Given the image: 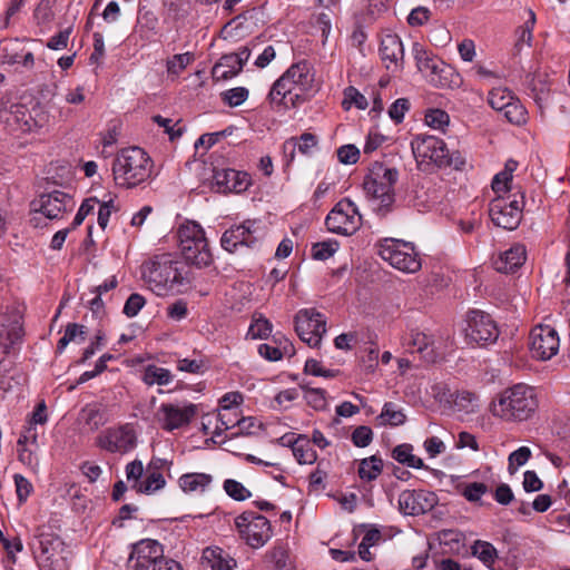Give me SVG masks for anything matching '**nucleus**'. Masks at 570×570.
I'll return each instance as SVG.
<instances>
[{
	"mask_svg": "<svg viewBox=\"0 0 570 570\" xmlns=\"http://www.w3.org/2000/svg\"><path fill=\"white\" fill-rule=\"evenodd\" d=\"M529 346L532 356L548 361L557 355L560 347L558 332L550 325H537L529 335Z\"/></svg>",
	"mask_w": 570,
	"mask_h": 570,
	"instance_id": "nucleus-14",
	"label": "nucleus"
},
{
	"mask_svg": "<svg viewBox=\"0 0 570 570\" xmlns=\"http://www.w3.org/2000/svg\"><path fill=\"white\" fill-rule=\"evenodd\" d=\"M224 490L230 498L237 501H243L250 497V492L240 482L233 479L225 480Z\"/></svg>",
	"mask_w": 570,
	"mask_h": 570,
	"instance_id": "nucleus-50",
	"label": "nucleus"
},
{
	"mask_svg": "<svg viewBox=\"0 0 570 570\" xmlns=\"http://www.w3.org/2000/svg\"><path fill=\"white\" fill-rule=\"evenodd\" d=\"M193 61L194 55L191 52L174 55L167 60V72L173 76H178Z\"/></svg>",
	"mask_w": 570,
	"mask_h": 570,
	"instance_id": "nucleus-42",
	"label": "nucleus"
},
{
	"mask_svg": "<svg viewBox=\"0 0 570 570\" xmlns=\"http://www.w3.org/2000/svg\"><path fill=\"white\" fill-rule=\"evenodd\" d=\"M431 11L426 7L419 6L411 10L407 16V23L411 27H420L429 21Z\"/></svg>",
	"mask_w": 570,
	"mask_h": 570,
	"instance_id": "nucleus-61",
	"label": "nucleus"
},
{
	"mask_svg": "<svg viewBox=\"0 0 570 570\" xmlns=\"http://www.w3.org/2000/svg\"><path fill=\"white\" fill-rule=\"evenodd\" d=\"M177 238L186 263L204 267L213 262L205 232L197 223L186 222L181 224L177 230Z\"/></svg>",
	"mask_w": 570,
	"mask_h": 570,
	"instance_id": "nucleus-5",
	"label": "nucleus"
},
{
	"mask_svg": "<svg viewBox=\"0 0 570 570\" xmlns=\"http://www.w3.org/2000/svg\"><path fill=\"white\" fill-rule=\"evenodd\" d=\"M96 444L110 453H126L137 445V433L131 423L108 428L97 436Z\"/></svg>",
	"mask_w": 570,
	"mask_h": 570,
	"instance_id": "nucleus-12",
	"label": "nucleus"
},
{
	"mask_svg": "<svg viewBox=\"0 0 570 570\" xmlns=\"http://www.w3.org/2000/svg\"><path fill=\"white\" fill-rule=\"evenodd\" d=\"M272 327L273 326L268 320L263 317L257 318L250 324L247 332V336L253 340L267 338L268 335L272 333Z\"/></svg>",
	"mask_w": 570,
	"mask_h": 570,
	"instance_id": "nucleus-46",
	"label": "nucleus"
},
{
	"mask_svg": "<svg viewBox=\"0 0 570 570\" xmlns=\"http://www.w3.org/2000/svg\"><path fill=\"white\" fill-rule=\"evenodd\" d=\"M471 552L484 566L491 568L499 558L498 551L494 546L488 541L476 540L471 547Z\"/></svg>",
	"mask_w": 570,
	"mask_h": 570,
	"instance_id": "nucleus-34",
	"label": "nucleus"
},
{
	"mask_svg": "<svg viewBox=\"0 0 570 570\" xmlns=\"http://www.w3.org/2000/svg\"><path fill=\"white\" fill-rule=\"evenodd\" d=\"M351 105H355L358 109H366L368 106L367 99L356 88L350 86L344 90L343 107L348 109Z\"/></svg>",
	"mask_w": 570,
	"mask_h": 570,
	"instance_id": "nucleus-45",
	"label": "nucleus"
},
{
	"mask_svg": "<svg viewBox=\"0 0 570 570\" xmlns=\"http://www.w3.org/2000/svg\"><path fill=\"white\" fill-rule=\"evenodd\" d=\"M87 327L77 323H68L62 337L58 341L57 352L62 353L69 343L81 344L87 338Z\"/></svg>",
	"mask_w": 570,
	"mask_h": 570,
	"instance_id": "nucleus-31",
	"label": "nucleus"
},
{
	"mask_svg": "<svg viewBox=\"0 0 570 570\" xmlns=\"http://www.w3.org/2000/svg\"><path fill=\"white\" fill-rule=\"evenodd\" d=\"M380 55L384 62L397 66L403 60L404 49L403 43L396 35H385L380 45Z\"/></svg>",
	"mask_w": 570,
	"mask_h": 570,
	"instance_id": "nucleus-26",
	"label": "nucleus"
},
{
	"mask_svg": "<svg viewBox=\"0 0 570 570\" xmlns=\"http://www.w3.org/2000/svg\"><path fill=\"white\" fill-rule=\"evenodd\" d=\"M304 99L298 91V88L294 82H292V78H287L284 81V86L277 87V80L274 82L269 94L268 100L271 105L276 107H284L288 109L291 107H295L297 101Z\"/></svg>",
	"mask_w": 570,
	"mask_h": 570,
	"instance_id": "nucleus-23",
	"label": "nucleus"
},
{
	"mask_svg": "<svg viewBox=\"0 0 570 570\" xmlns=\"http://www.w3.org/2000/svg\"><path fill=\"white\" fill-rule=\"evenodd\" d=\"M317 145V137L311 132H304L299 137H292L284 144V149L291 150L293 157L295 149L297 148L302 154L309 155L312 149Z\"/></svg>",
	"mask_w": 570,
	"mask_h": 570,
	"instance_id": "nucleus-33",
	"label": "nucleus"
},
{
	"mask_svg": "<svg viewBox=\"0 0 570 570\" xmlns=\"http://www.w3.org/2000/svg\"><path fill=\"white\" fill-rule=\"evenodd\" d=\"M73 205L72 197L61 190L41 194L30 204L33 213H39L48 219H58L62 213L71 209Z\"/></svg>",
	"mask_w": 570,
	"mask_h": 570,
	"instance_id": "nucleus-18",
	"label": "nucleus"
},
{
	"mask_svg": "<svg viewBox=\"0 0 570 570\" xmlns=\"http://www.w3.org/2000/svg\"><path fill=\"white\" fill-rule=\"evenodd\" d=\"M511 100H513L511 94L500 88L492 89L488 98L489 105L498 111H502L504 107L511 102Z\"/></svg>",
	"mask_w": 570,
	"mask_h": 570,
	"instance_id": "nucleus-48",
	"label": "nucleus"
},
{
	"mask_svg": "<svg viewBox=\"0 0 570 570\" xmlns=\"http://www.w3.org/2000/svg\"><path fill=\"white\" fill-rule=\"evenodd\" d=\"M142 149L129 147L120 151L114 161L112 171L118 185L128 188L142 181Z\"/></svg>",
	"mask_w": 570,
	"mask_h": 570,
	"instance_id": "nucleus-8",
	"label": "nucleus"
},
{
	"mask_svg": "<svg viewBox=\"0 0 570 570\" xmlns=\"http://www.w3.org/2000/svg\"><path fill=\"white\" fill-rule=\"evenodd\" d=\"M502 112L511 124L521 125L527 121V110L519 101L511 100V102L504 107Z\"/></svg>",
	"mask_w": 570,
	"mask_h": 570,
	"instance_id": "nucleus-43",
	"label": "nucleus"
},
{
	"mask_svg": "<svg viewBox=\"0 0 570 570\" xmlns=\"http://www.w3.org/2000/svg\"><path fill=\"white\" fill-rule=\"evenodd\" d=\"M166 485V480L161 471L145 470V494H151Z\"/></svg>",
	"mask_w": 570,
	"mask_h": 570,
	"instance_id": "nucleus-44",
	"label": "nucleus"
},
{
	"mask_svg": "<svg viewBox=\"0 0 570 570\" xmlns=\"http://www.w3.org/2000/svg\"><path fill=\"white\" fill-rule=\"evenodd\" d=\"M413 155L420 165L434 164L439 168L453 167L462 169L465 158L459 151L452 154L445 142L434 136L416 137L411 142Z\"/></svg>",
	"mask_w": 570,
	"mask_h": 570,
	"instance_id": "nucleus-4",
	"label": "nucleus"
},
{
	"mask_svg": "<svg viewBox=\"0 0 570 570\" xmlns=\"http://www.w3.org/2000/svg\"><path fill=\"white\" fill-rule=\"evenodd\" d=\"M293 455L299 464H312L317 460L316 451L312 448L306 435H298V444L294 445Z\"/></svg>",
	"mask_w": 570,
	"mask_h": 570,
	"instance_id": "nucleus-38",
	"label": "nucleus"
},
{
	"mask_svg": "<svg viewBox=\"0 0 570 570\" xmlns=\"http://www.w3.org/2000/svg\"><path fill=\"white\" fill-rule=\"evenodd\" d=\"M91 297H87L88 294L87 293H83L81 295V301L83 303V305L86 307H88L92 315L96 316L97 318H101L105 316L106 314V311H105V304H104V301H102V297L98 294H90Z\"/></svg>",
	"mask_w": 570,
	"mask_h": 570,
	"instance_id": "nucleus-51",
	"label": "nucleus"
},
{
	"mask_svg": "<svg viewBox=\"0 0 570 570\" xmlns=\"http://www.w3.org/2000/svg\"><path fill=\"white\" fill-rule=\"evenodd\" d=\"M410 109V101L406 98H399L389 109V115L396 124L403 121L405 112Z\"/></svg>",
	"mask_w": 570,
	"mask_h": 570,
	"instance_id": "nucleus-62",
	"label": "nucleus"
},
{
	"mask_svg": "<svg viewBox=\"0 0 570 570\" xmlns=\"http://www.w3.org/2000/svg\"><path fill=\"white\" fill-rule=\"evenodd\" d=\"M379 255L394 268L404 273H416L421 259L412 243L385 238L380 243Z\"/></svg>",
	"mask_w": 570,
	"mask_h": 570,
	"instance_id": "nucleus-6",
	"label": "nucleus"
},
{
	"mask_svg": "<svg viewBox=\"0 0 570 570\" xmlns=\"http://www.w3.org/2000/svg\"><path fill=\"white\" fill-rule=\"evenodd\" d=\"M435 502L432 492L405 490L399 497V509L405 515H420L432 510Z\"/></svg>",
	"mask_w": 570,
	"mask_h": 570,
	"instance_id": "nucleus-19",
	"label": "nucleus"
},
{
	"mask_svg": "<svg viewBox=\"0 0 570 570\" xmlns=\"http://www.w3.org/2000/svg\"><path fill=\"white\" fill-rule=\"evenodd\" d=\"M22 312L16 306H7L0 314V347L4 354L20 345L23 337Z\"/></svg>",
	"mask_w": 570,
	"mask_h": 570,
	"instance_id": "nucleus-13",
	"label": "nucleus"
},
{
	"mask_svg": "<svg viewBox=\"0 0 570 570\" xmlns=\"http://www.w3.org/2000/svg\"><path fill=\"white\" fill-rule=\"evenodd\" d=\"M325 394L326 392L322 389H308L304 397L309 406L316 411H321L326 407Z\"/></svg>",
	"mask_w": 570,
	"mask_h": 570,
	"instance_id": "nucleus-54",
	"label": "nucleus"
},
{
	"mask_svg": "<svg viewBox=\"0 0 570 570\" xmlns=\"http://www.w3.org/2000/svg\"><path fill=\"white\" fill-rule=\"evenodd\" d=\"M452 397L453 406L456 411L464 414L476 413L480 410L479 396L470 391H456L450 395Z\"/></svg>",
	"mask_w": 570,
	"mask_h": 570,
	"instance_id": "nucleus-29",
	"label": "nucleus"
},
{
	"mask_svg": "<svg viewBox=\"0 0 570 570\" xmlns=\"http://www.w3.org/2000/svg\"><path fill=\"white\" fill-rule=\"evenodd\" d=\"M146 279L148 288L158 296L181 293L189 284L186 264L171 253L155 254L149 258Z\"/></svg>",
	"mask_w": 570,
	"mask_h": 570,
	"instance_id": "nucleus-1",
	"label": "nucleus"
},
{
	"mask_svg": "<svg viewBox=\"0 0 570 570\" xmlns=\"http://www.w3.org/2000/svg\"><path fill=\"white\" fill-rule=\"evenodd\" d=\"M202 563L210 570H234L236 567V560L219 547L205 548Z\"/></svg>",
	"mask_w": 570,
	"mask_h": 570,
	"instance_id": "nucleus-25",
	"label": "nucleus"
},
{
	"mask_svg": "<svg viewBox=\"0 0 570 570\" xmlns=\"http://www.w3.org/2000/svg\"><path fill=\"white\" fill-rule=\"evenodd\" d=\"M239 537L253 549L265 546L273 537L271 522L254 511H244L235 518Z\"/></svg>",
	"mask_w": 570,
	"mask_h": 570,
	"instance_id": "nucleus-7",
	"label": "nucleus"
},
{
	"mask_svg": "<svg viewBox=\"0 0 570 570\" xmlns=\"http://www.w3.org/2000/svg\"><path fill=\"white\" fill-rule=\"evenodd\" d=\"M126 474L128 481L134 480L132 488L136 489L138 493H142V482L139 481L142 476V462L140 460H135L129 463L126 468Z\"/></svg>",
	"mask_w": 570,
	"mask_h": 570,
	"instance_id": "nucleus-53",
	"label": "nucleus"
},
{
	"mask_svg": "<svg viewBox=\"0 0 570 570\" xmlns=\"http://www.w3.org/2000/svg\"><path fill=\"white\" fill-rule=\"evenodd\" d=\"M527 258L525 247L522 244H514L508 250L501 253L494 259V268L500 273H512L523 265Z\"/></svg>",
	"mask_w": 570,
	"mask_h": 570,
	"instance_id": "nucleus-24",
	"label": "nucleus"
},
{
	"mask_svg": "<svg viewBox=\"0 0 570 570\" xmlns=\"http://www.w3.org/2000/svg\"><path fill=\"white\" fill-rule=\"evenodd\" d=\"M196 405L189 404L179 407L174 404H161L157 412V419L165 430L171 431L185 424H188L196 414Z\"/></svg>",
	"mask_w": 570,
	"mask_h": 570,
	"instance_id": "nucleus-20",
	"label": "nucleus"
},
{
	"mask_svg": "<svg viewBox=\"0 0 570 570\" xmlns=\"http://www.w3.org/2000/svg\"><path fill=\"white\" fill-rule=\"evenodd\" d=\"M337 157L342 164L353 165L360 158V150L354 145H344L337 149Z\"/></svg>",
	"mask_w": 570,
	"mask_h": 570,
	"instance_id": "nucleus-60",
	"label": "nucleus"
},
{
	"mask_svg": "<svg viewBox=\"0 0 570 570\" xmlns=\"http://www.w3.org/2000/svg\"><path fill=\"white\" fill-rule=\"evenodd\" d=\"M373 439L372 430L366 425L357 426L352 433V442L357 448L367 446Z\"/></svg>",
	"mask_w": 570,
	"mask_h": 570,
	"instance_id": "nucleus-59",
	"label": "nucleus"
},
{
	"mask_svg": "<svg viewBox=\"0 0 570 570\" xmlns=\"http://www.w3.org/2000/svg\"><path fill=\"white\" fill-rule=\"evenodd\" d=\"M415 58L419 70L425 73L434 87L451 88L458 85V76L442 60L431 58L425 52L417 53Z\"/></svg>",
	"mask_w": 570,
	"mask_h": 570,
	"instance_id": "nucleus-15",
	"label": "nucleus"
},
{
	"mask_svg": "<svg viewBox=\"0 0 570 570\" xmlns=\"http://www.w3.org/2000/svg\"><path fill=\"white\" fill-rule=\"evenodd\" d=\"M171 380V374L168 370L158 367L156 365H147L145 366V384L147 385H164L169 383Z\"/></svg>",
	"mask_w": 570,
	"mask_h": 570,
	"instance_id": "nucleus-41",
	"label": "nucleus"
},
{
	"mask_svg": "<svg viewBox=\"0 0 570 570\" xmlns=\"http://www.w3.org/2000/svg\"><path fill=\"white\" fill-rule=\"evenodd\" d=\"M362 224V215L357 206L345 198L338 202L328 213L325 225L327 229L335 234L352 235Z\"/></svg>",
	"mask_w": 570,
	"mask_h": 570,
	"instance_id": "nucleus-10",
	"label": "nucleus"
},
{
	"mask_svg": "<svg viewBox=\"0 0 570 570\" xmlns=\"http://www.w3.org/2000/svg\"><path fill=\"white\" fill-rule=\"evenodd\" d=\"M145 549L148 550V554L145 556V563L158 560H168L164 557L163 546L153 539H145Z\"/></svg>",
	"mask_w": 570,
	"mask_h": 570,
	"instance_id": "nucleus-58",
	"label": "nucleus"
},
{
	"mask_svg": "<svg viewBox=\"0 0 570 570\" xmlns=\"http://www.w3.org/2000/svg\"><path fill=\"white\" fill-rule=\"evenodd\" d=\"M33 18L36 19L38 24L48 23L53 18V12L51 8L50 0H40L38 6L33 11Z\"/></svg>",
	"mask_w": 570,
	"mask_h": 570,
	"instance_id": "nucleus-57",
	"label": "nucleus"
},
{
	"mask_svg": "<svg viewBox=\"0 0 570 570\" xmlns=\"http://www.w3.org/2000/svg\"><path fill=\"white\" fill-rule=\"evenodd\" d=\"M142 308V295L132 293L124 305L122 313L127 317H135Z\"/></svg>",
	"mask_w": 570,
	"mask_h": 570,
	"instance_id": "nucleus-63",
	"label": "nucleus"
},
{
	"mask_svg": "<svg viewBox=\"0 0 570 570\" xmlns=\"http://www.w3.org/2000/svg\"><path fill=\"white\" fill-rule=\"evenodd\" d=\"M295 332L309 347H317L326 333V320L314 308L301 309L295 315Z\"/></svg>",
	"mask_w": 570,
	"mask_h": 570,
	"instance_id": "nucleus-11",
	"label": "nucleus"
},
{
	"mask_svg": "<svg viewBox=\"0 0 570 570\" xmlns=\"http://www.w3.org/2000/svg\"><path fill=\"white\" fill-rule=\"evenodd\" d=\"M72 27H68L67 29L60 31L59 33L51 37L48 42L47 47L51 50H62L68 47L69 37L71 35Z\"/></svg>",
	"mask_w": 570,
	"mask_h": 570,
	"instance_id": "nucleus-64",
	"label": "nucleus"
},
{
	"mask_svg": "<svg viewBox=\"0 0 570 570\" xmlns=\"http://www.w3.org/2000/svg\"><path fill=\"white\" fill-rule=\"evenodd\" d=\"M338 249L337 242H321L316 243L312 247V257L318 261H325L334 255V253Z\"/></svg>",
	"mask_w": 570,
	"mask_h": 570,
	"instance_id": "nucleus-47",
	"label": "nucleus"
},
{
	"mask_svg": "<svg viewBox=\"0 0 570 570\" xmlns=\"http://www.w3.org/2000/svg\"><path fill=\"white\" fill-rule=\"evenodd\" d=\"M539 400L533 387L515 384L504 390L493 404V414L505 421H527L537 412Z\"/></svg>",
	"mask_w": 570,
	"mask_h": 570,
	"instance_id": "nucleus-2",
	"label": "nucleus"
},
{
	"mask_svg": "<svg viewBox=\"0 0 570 570\" xmlns=\"http://www.w3.org/2000/svg\"><path fill=\"white\" fill-rule=\"evenodd\" d=\"M266 560L272 564L273 570H294L289 550L284 543H276L266 553Z\"/></svg>",
	"mask_w": 570,
	"mask_h": 570,
	"instance_id": "nucleus-28",
	"label": "nucleus"
},
{
	"mask_svg": "<svg viewBox=\"0 0 570 570\" xmlns=\"http://www.w3.org/2000/svg\"><path fill=\"white\" fill-rule=\"evenodd\" d=\"M292 78V82L297 86L302 97L313 90L314 73L309 63L305 60L291 66L286 72L277 79V87L284 86V81Z\"/></svg>",
	"mask_w": 570,
	"mask_h": 570,
	"instance_id": "nucleus-22",
	"label": "nucleus"
},
{
	"mask_svg": "<svg viewBox=\"0 0 570 570\" xmlns=\"http://www.w3.org/2000/svg\"><path fill=\"white\" fill-rule=\"evenodd\" d=\"M488 492V487L482 482H472L464 487L462 494L469 502H478Z\"/></svg>",
	"mask_w": 570,
	"mask_h": 570,
	"instance_id": "nucleus-56",
	"label": "nucleus"
},
{
	"mask_svg": "<svg viewBox=\"0 0 570 570\" xmlns=\"http://www.w3.org/2000/svg\"><path fill=\"white\" fill-rule=\"evenodd\" d=\"M387 10V0H367L365 10L356 13L361 23H373Z\"/></svg>",
	"mask_w": 570,
	"mask_h": 570,
	"instance_id": "nucleus-36",
	"label": "nucleus"
},
{
	"mask_svg": "<svg viewBox=\"0 0 570 570\" xmlns=\"http://www.w3.org/2000/svg\"><path fill=\"white\" fill-rule=\"evenodd\" d=\"M97 203L98 199L96 197H90L82 202L71 224L72 229L77 228L82 224L86 217L94 212Z\"/></svg>",
	"mask_w": 570,
	"mask_h": 570,
	"instance_id": "nucleus-55",
	"label": "nucleus"
},
{
	"mask_svg": "<svg viewBox=\"0 0 570 570\" xmlns=\"http://www.w3.org/2000/svg\"><path fill=\"white\" fill-rule=\"evenodd\" d=\"M213 478L206 473H186L179 478V487L184 492H204Z\"/></svg>",
	"mask_w": 570,
	"mask_h": 570,
	"instance_id": "nucleus-32",
	"label": "nucleus"
},
{
	"mask_svg": "<svg viewBox=\"0 0 570 570\" xmlns=\"http://www.w3.org/2000/svg\"><path fill=\"white\" fill-rule=\"evenodd\" d=\"M80 420L89 431L94 432L106 424L107 416L100 405L88 404L80 411Z\"/></svg>",
	"mask_w": 570,
	"mask_h": 570,
	"instance_id": "nucleus-30",
	"label": "nucleus"
},
{
	"mask_svg": "<svg viewBox=\"0 0 570 570\" xmlns=\"http://www.w3.org/2000/svg\"><path fill=\"white\" fill-rule=\"evenodd\" d=\"M399 178L395 168L375 163L365 177L363 187L366 196L373 202V209L382 217L386 216L394 204V185Z\"/></svg>",
	"mask_w": 570,
	"mask_h": 570,
	"instance_id": "nucleus-3",
	"label": "nucleus"
},
{
	"mask_svg": "<svg viewBox=\"0 0 570 570\" xmlns=\"http://www.w3.org/2000/svg\"><path fill=\"white\" fill-rule=\"evenodd\" d=\"M242 71V66L237 62L236 57L230 53L224 55L218 62L215 63L212 70V76L215 80H227Z\"/></svg>",
	"mask_w": 570,
	"mask_h": 570,
	"instance_id": "nucleus-27",
	"label": "nucleus"
},
{
	"mask_svg": "<svg viewBox=\"0 0 570 570\" xmlns=\"http://www.w3.org/2000/svg\"><path fill=\"white\" fill-rule=\"evenodd\" d=\"M412 445L411 444H400L394 448L392 452V456L395 461L401 464H405L410 468L422 469L424 468V463L422 459L412 454Z\"/></svg>",
	"mask_w": 570,
	"mask_h": 570,
	"instance_id": "nucleus-37",
	"label": "nucleus"
},
{
	"mask_svg": "<svg viewBox=\"0 0 570 570\" xmlns=\"http://www.w3.org/2000/svg\"><path fill=\"white\" fill-rule=\"evenodd\" d=\"M377 420H380L382 424L399 426L405 422L406 416L402 410L397 409L396 404L387 402L384 404L381 414L377 416Z\"/></svg>",
	"mask_w": 570,
	"mask_h": 570,
	"instance_id": "nucleus-40",
	"label": "nucleus"
},
{
	"mask_svg": "<svg viewBox=\"0 0 570 570\" xmlns=\"http://www.w3.org/2000/svg\"><path fill=\"white\" fill-rule=\"evenodd\" d=\"M449 121V115L442 109H431L425 115L426 125L434 129H442Z\"/></svg>",
	"mask_w": 570,
	"mask_h": 570,
	"instance_id": "nucleus-52",
	"label": "nucleus"
},
{
	"mask_svg": "<svg viewBox=\"0 0 570 570\" xmlns=\"http://www.w3.org/2000/svg\"><path fill=\"white\" fill-rule=\"evenodd\" d=\"M257 233L256 220L247 219L226 229L220 238V245L229 253H235L239 247L253 248L258 243Z\"/></svg>",
	"mask_w": 570,
	"mask_h": 570,
	"instance_id": "nucleus-17",
	"label": "nucleus"
},
{
	"mask_svg": "<svg viewBox=\"0 0 570 570\" xmlns=\"http://www.w3.org/2000/svg\"><path fill=\"white\" fill-rule=\"evenodd\" d=\"M383 470V461L376 455L365 458L360 462L358 476L364 481L375 480Z\"/></svg>",
	"mask_w": 570,
	"mask_h": 570,
	"instance_id": "nucleus-35",
	"label": "nucleus"
},
{
	"mask_svg": "<svg viewBox=\"0 0 570 570\" xmlns=\"http://www.w3.org/2000/svg\"><path fill=\"white\" fill-rule=\"evenodd\" d=\"M213 178L219 193H242L250 185L248 174L232 168L215 169Z\"/></svg>",
	"mask_w": 570,
	"mask_h": 570,
	"instance_id": "nucleus-21",
	"label": "nucleus"
},
{
	"mask_svg": "<svg viewBox=\"0 0 570 570\" xmlns=\"http://www.w3.org/2000/svg\"><path fill=\"white\" fill-rule=\"evenodd\" d=\"M523 206L522 195L519 198L515 195L513 198L498 196L489 205V215L495 226L514 230L521 223Z\"/></svg>",
	"mask_w": 570,
	"mask_h": 570,
	"instance_id": "nucleus-9",
	"label": "nucleus"
},
{
	"mask_svg": "<svg viewBox=\"0 0 570 570\" xmlns=\"http://www.w3.org/2000/svg\"><path fill=\"white\" fill-rule=\"evenodd\" d=\"M36 538L38 539L41 553L46 556L47 559H50L56 551L61 550L63 544L59 535L53 533H46L40 529H38Z\"/></svg>",
	"mask_w": 570,
	"mask_h": 570,
	"instance_id": "nucleus-39",
	"label": "nucleus"
},
{
	"mask_svg": "<svg viewBox=\"0 0 570 570\" xmlns=\"http://www.w3.org/2000/svg\"><path fill=\"white\" fill-rule=\"evenodd\" d=\"M465 335L479 345L493 343L499 336V330L490 314L482 311H471L466 318Z\"/></svg>",
	"mask_w": 570,
	"mask_h": 570,
	"instance_id": "nucleus-16",
	"label": "nucleus"
},
{
	"mask_svg": "<svg viewBox=\"0 0 570 570\" xmlns=\"http://www.w3.org/2000/svg\"><path fill=\"white\" fill-rule=\"evenodd\" d=\"M248 98V90L245 87H235L222 94V99L230 107L242 105Z\"/></svg>",
	"mask_w": 570,
	"mask_h": 570,
	"instance_id": "nucleus-49",
	"label": "nucleus"
}]
</instances>
